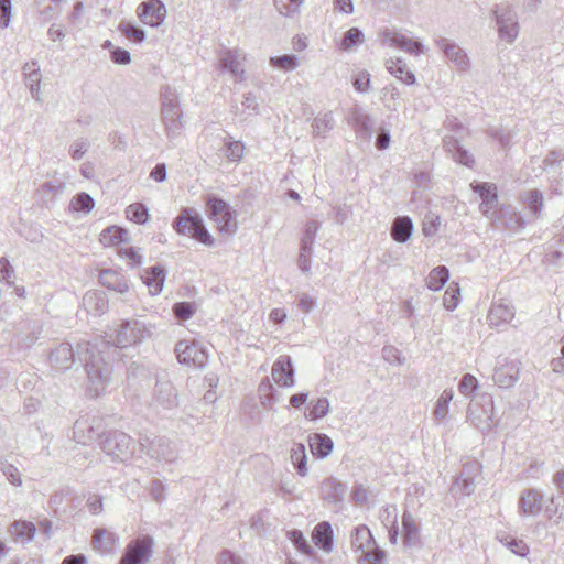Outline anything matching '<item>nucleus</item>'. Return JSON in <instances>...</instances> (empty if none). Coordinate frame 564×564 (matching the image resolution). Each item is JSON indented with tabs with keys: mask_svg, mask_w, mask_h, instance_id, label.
I'll return each instance as SVG.
<instances>
[{
	"mask_svg": "<svg viewBox=\"0 0 564 564\" xmlns=\"http://www.w3.org/2000/svg\"><path fill=\"white\" fill-rule=\"evenodd\" d=\"M76 355L85 367L88 378V391L94 397L100 395L110 382L111 370L96 345L91 343L78 344L75 352L69 343H61L51 350L48 360L52 368L65 371L74 365Z\"/></svg>",
	"mask_w": 564,
	"mask_h": 564,
	"instance_id": "1",
	"label": "nucleus"
},
{
	"mask_svg": "<svg viewBox=\"0 0 564 564\" xmlns=\"http://www.w3.org/2000/svg\"><path fill=\"white\" fill-rule=\"evenodd\" d=\"M161 113L167 138L175 139L183 129V112L176 93L169 86L161 93Z\"/></svg>",
	"mask_w": 564,
	"mask_h": 564,
	"instance_id": "2",
	"label": "nucleus"
},
{
	"mask_svg": "<svg viewBox=\"0 0 564 564\" xmlns=\"http://www.w3.org/2000/svg\"><path fill=\"white\" fill-rule=\"evenodd\" d=\"M173 228L180 235H188L205 246H213L214 238L208 232L202 217L193 208L183 209L173 221Z\"/></svg>",
	"mask_w": 564,
	"mask_h": 564,
	"instance_id": "3",
	"label": "nucleus"
},
{
	"mask_svg": "<svg viewBox=\"0 0 564 564\" xmlns=\"http://www.w3.org/2000/svg\"><path fill=\"white\" fill-rule=\"evenodd\" d=\"M100 447L102 452L113 460L126 462L133 456L134 442L121 431H110L101 436Z\"/></svg>",
	"mask_w": 564,
	"mask_h": 564,
	"instance_id": "4",
	"label": "nucleus"
},
{
	"mask_svg": "<svg viewBox=\"0 0 564 564\" xmlns=\"http://www.w3.org/2000/svg\"><path fill=\"white\" fill-rule=\"evenodd\" d=\"M115 333L113 343L121 348L135 346L152 335L149 326L134 318L122 321Z\"/></svg>",
	"mask_w": 564,
	"mask_h": 564,
	"instance_id": "5",
	"label": "nucleus"
},
{
	"mask_svg": "<svg viewBox=\"0 0 564 564\" xmlns=\"http://www.w3.org/2000/svg\"><path fill=\"white\" fill-rule=\"evenodd\" d=\"M494 400L491 395L482 394L473 400L467 412V421L481 433H489L494 427Z\"/></svg>",
	"mask_w": 564,
	"mask_h": 564,
	"instance_id": "6",
	"label": "nucleus"
},
{
	"mask_svg": "<svg viewBox=\"0 0 564 564\" xmlns=\"http://www.w3.org/2000/svg\"><path fill=\"white\" fill-rule=\"evenodd\" d=\"M208 216L217 225L220 232L232 235L237 230L236 212L229 204L216 196L207 198Z\"/></svg>",
	"mask_w": 564,
	"mask_h": 564,
	"instance_id": "7",
	"label": "nucleus"
},
{
	"mask_svg": "<svg viewBox=\"0 0 564 564\" xmlns=\"http://www.w3.org/2000/svg\"><path fill=\"white\" fill-rule=\"evenodd\" d=\"M141 449L152 459L172 463L177 458L175 444L165 436L150 438L144 435L139 440Z\"/></svg>",
	"mask_w": 564,
	"mask_h": 564,
	"instance_id": "8",
	"label": "nucleus"
},
{
	"mask_svg": "<svg viewBox=\"0 0 564 564\" xmlns=\"http://www.w3.org/2000/svg\"><path fill=\"white\" fill-rule=\"evenodd\" d=\"M177 361L182 365L204 368L208 362V352L195 340H180L174 348Z\"/></svg>",
	"mask_w": 564,
	"mask_h": 564,
	"instance_id": "9",
	"label": "nucleus"
},
{
	"mask_svg": "<svg viewBox=\"0 0 564 564\" xmlns=\"http://www.w3.org/2000/svg\"><path fill=\"white\" fill-rule=\"evenodd\" d=\"M154 540L150 535L134 539L127 545L119 564H145L152 556Z\"/></svg>",
	"mask_w": 564,
	"mask_h": 564,
	"instance_id": "10",
	"label": "nucleus"
},
{
	"mask_svg": "<svg viewBox=\"0 0 564 564\" xmlns=\"http://www.w3.org/2000/svg\"><path fill=\"white\" fill-rule=\"evenodd\" d=\"M499 35L508 43H512L519 33L517 14L509 6H497L494 10Z\"/></svg>",
	"mask_w": 564,
	"mask_h": 564,
	"instance_id": "11",
	"label": "nucleus"
},
{
	"mask_svg": "<svg viewBox=\"0 0 564 564\" xmlns=\"http://www.w3.org/2000/svg\"><path fill=\"white\" fill-rule=\"evenodd\" d=\"M152 405L159 411L172 410L178 405L177 391L170 380L158 379L153 389Z\"/></svg>",
	"mask_w": 564,
	"mask_h": 564,
	"instance_id": "12",
	"label": "nucleus"
},
{
	"mask_svg": "<svg viewBox=\"0 0 564 564\" xmlns=\"http://www.w3.org/2000/svg\"><path fill=\"white\" fill-rule=\"evenodd\" d=\"M99 429L100 419L94 417L93 420H89V417H80L73 426V438L77 443L86 445L95 441L97 437L102 436Z\"/></svg>",
	"mask_w": 564,
	"mask_h": 564,
	"instance_id": "13",
	"label": "nucleus"
},
{
	"mask_svg": "<svg viewBox=\"0 0 564 564\" xmlns=\"http://www.w3.org/2000/svg\"><path fill=\"white\" fill-rule=\"evenodd\" d=\"M516 315L514 306L506 301L494 302L487 314V322L490 327H502L510 324Z\"/></svg>",
	"mask_w": 564,
	"mask_h": 564,
	"instance_id": "14",
	"label": "nucleus"
},
{
	"mask_svg": "<svg viewBox=\"0 0 564 564\" xmlns=\"http://www.w3.org/2000/svg\"><path fill=\"white\" fill-rule=\"evenodd\" d=\"M382 40L389 43L391 46H397L400 50L414 55L420 56L424 53V45L414 39L408 37L406 35L386 29L382 32Z\"/></svg>",
	"mask_w": 564,
	"mask_h": 564,
	"instance_id": "15",
	"label": "nucleus"
},
{
	"mask_svg": "<svg viewBox=\"0 0 564 564\" xmlns=\"http://www.w3.org/2000/svg\"><path fill=\"white\" fill-rule=\"evenodd\" d=\"M140 20L150 26H159L166 17V8L160 0H149L138 7Z\"/></svg>",
	"mask_w": 564,
	"mask_h": 564,
	"instance_id": "16",
	"label": "nucleus"
},
{
	"mask_svg": "<svg viewBox=\"0 0 564 564\" xmlns=\"http://www.w3.org/2000/svg\"><path fill=\"white\" fill-rule=\"evenodd\" d=\"M294 373L295 369L290 356H280L272 365V379L281 387H293L295 384Z\"/></svg>",
	"mask_w": 564,
	"mask_h": 564,
	"instance_id": "17",
	"label": "nucleus"
},
{
	"mask_svg": "<svg viewBox=\"0 0 564 564\" xmlns=\"http://www.w3.org/2000/svg\"><path fill=\"white\" fill-rule=\"evenodd\" d=\"M402 538L406 547H417L421 545V521L411 512L404 511L402 516Z\"/></svg>",
	"mask_w": 564,
	"mask_h": 564,
	"instance_id": "18",
	"label": "nucleus"
},
{
	"mask_svg": "<svg viewBox=\"0 0 564 564\" xmlns=\"http://www.w3.org/2000/svg\"><path fill=\"white\" fill-rule=\"evenodd\" d=\"M436 46L444 52L446 57L455 64L459 70H467L469 67V58L465 51L456 43L448 41L445 37L436 40Z\"/></svg>",
	"mask_w": 564,
	"mask_h": 564,
	"instance_id": "19",
	"label": "nucleus"
},
{
	"mask_svg": "<svg viewBox=\"0 0 564 564\" xmlns=\"http://www.w3.org/2000/svg\"><path fill=\"white\" fill-rule=\"evenodd\" d=\"M243 54L239 50H225L219 56V67L228 70L234 77L241 79L245 73L242 68Z\"/></svg>",
	"mask_w": 564,
	"mask_h": 564,
	"instance_id": "20",
	"label": "nucleus"
},
{
	"mask_svg": "<svg viewBox=\"0 0 564 564\" xmlns=\"http://www.w3.org/2000/svg\"><path fill=\"white\" fill-rule=\"evenodd\" d=\"M471 188L474 192L478 193L481 198V204L479 205L480 212L489 216V213L495 208L498 200L496 185L492 183H474L471 184Z\"/></svg>",
	"mask_w": 564,
	"mask_h": 564,
	"instance_id": "21",
	"label": "nucleus"
},
{
	"mask_svg": "<svg viewBox=\"0 0 564 564\" xmlns=\"http://www.w3.org/2000/svg\"><path fill=\"white\" fill-rule=\"evenodd\" d=\"M543 506V496L536 489L524 490L519 500V512L524 516H538Z\"/></svg>",
	"mask_w": 564,
	"mask_h": 564,
	"instance_id": "22",
	"label": "nucleus"
},
{
	"mask_svg": "<svg viewBox=\"0 0 564 564\" xmlns=\"http://www.w3.org/2000/svg\"><path fill=\"white\" fill-rule=\"evenodd\" d=\"M443 148L455 162L469 167L473 165L474 156L460 145L458 139L454 135L443 138Z\"/></svg>",
	"mask_w": 564,
	"mask_h": 564,
	"instance_id": "23",
	"label": "nucleus"
},
{
	"mask_svg": "<svg viewBox=\"0 0 564 564\" xmlns=\"http://www.w3.org/2000/svg\"><path fill=\"white\" fill-rule=\"evenodd\" d=\"M519 379V367L517 362H505L498 366L494 373V381L500 388H511Z\"/></svg>",
	"mask_w": 564,
	"mask_h": 564,
	"instance_id": "24",
	"label": "nucleus"
},
{
	"mask_svg": "<svg viewBox=\"0 0 564 564\" xmlns=\"http://www.w3.org/2000/svg\"><path fill=\"white\" fill-rule=\"evenodd\" d=\"M165 278L166 271L160 264L145 269L141 275L143 283L148 286L151 295H158L161 293Z\"/></svg>",
	"mask_w": 564,
	"mask_h": 564,
	"instance_id": "25",
	"label": "nucleus"
},
{
	"mask_svg": "<svg viewBox=\"0 0 564 564\" xmlns=\"http://www.w3.org/2000/svg\"><path fill=\"white\" fill-rule=\"evenodd\" d=\"M387 70L403 84L411 86L416 83L415 75L408 68L405 61L401 57L386 59Z\"/></svg>",
	"mask_w": 564,
	"mask_h": 564,
	"instance_id": "26",
	"label": "nucleus"
},
{
	"mask_svg": "<svg viewBox=\"0 0 564 564\" xmlns=\"http://www.w3.org/2000/svg\"><path fill=\"white\" fill-rule=\"evenodd\" d=\"M313 542L325 552H330L334 545V532L329 522H319L312 533Z\"/></svg>",
	"mask_w": 564,
	"mask_h": 564,
	"instance_id": "27",
	"label": "nucleus"
},
{
	"mask_svg": "<svg viewBox=\"0 0 564 564\" xmlns=\"http://www.w3.org/2000/svg\"><path fill=\"white\" fill-rule=\"evenodd\" d=\"M414 225L409 216H398L391 226V237L399 243L406 242L413 235Z\"/></svg>",
	"mask_w": 564,
	"mask_h": 564,
	"instance_id": "28",
	"label": "nucleus"
},
{
	"mask_svg": "<svg viewBox=\"0 0 564 564\" xmlns=\"http://www.w3.org/2000/svg\"><path fill=\"white\" fill-rule=\"evenodd\" d=\"M8 532L14 541L30 543L35 536L36 528L35 524L30 521L15 520L10 524Z\"/></svg>",
	"mask_w": 564,
	"mask_h": 564,
	"instance_id": "29",
	"label": "nucleus"
},
{
	"mask_svg": "<svg viewBox=\"0 0 564 564\" xmlns=\"http://www.w3.org/2000/svg\"><path fill=\"white\" fill-rule=\"evenodd\" d=\"M308 445L312 454L318 458L327 457L334 447L332 438L323 433H314L310 435Z\"/></svg>",
	"mask_w": 564,
	"mask_h": 564,
	"instance_id": "30",
	"label": "nucleus"
},
{
	"mask_svg": "<svg viewBox=\"0 0 564 564\" xmlns=\"http://www.w3.org/2000/svg\"><path fill=\"white\" fill-rule=\"evenodd\" d=\"M99 282L109 290H113L118 293H124L129 289L124 276L113 270H104L100 272Z\"/></svg>",
	"mask_w": 564,
	"mask_h": 564,
	"instance_id": "31",
	"label": "nucleus"
},
{
	"mask_svg": "<svg viewBox=\"0 0 564 564\" xmlns=\"http://www.w3.org/2000/svg\"><path fill=\"white\" fill-rule=\"evenodd\" d=\"M25 85L29 87L32 97L40 101L41 73L36 62L26 63L23 66Z\"/></svg>",
	"mask_w": 564,
	"mask_h": 564,
	"instance_id": "32",
	"label": "nucleus"
},
{
	"mask_svg": "<svg viewBox=\"0 0 564 564\" xmlns=\"http://www.w3.org/2000/svg\"><path fill=\"white\" fill-rule=\"evenodd\" d=\"M375 542L371 531L365 524L356 527L351 532V547L356 552L368 550Z\"/></svg>",
	"mask_w": 564,
	"mask_h": 564,
	"instance_id": "33",
	"label": "nucleus"
},
{
	"mask_svg": "<svg viewBox=\"0 0 564 564\" xmlns=\"http://www.w3.org/2000/svg\"><path fill=\"white\" fill-rule=\"evenodd\" d=\"M479 466L476 462L465 464L456 485L464 495L469 496L475 489V481L471 474L478 473Z\"/></svg>",
	"mask_w": 564,
	"mask_h": 564,
	"instance_id": "34",
	"label": "nucleus"
},
{
	"mask_svg": "<svg viewBox=\"0 0 564 564\" xmlns=\"http://www.w3.org/2000/svg\"><path fill=\"white\" fill-rule=\"evenodd\" d=\"M521 202L528 207L533 217L539 218L544 207V196L541 191L534 188L521 194Z\"/></svg>",
	"mask_w": 564,
	"mask_h": 564,
	"instance_id": "35",
	"label": "nucleus"
},
{
	"mask_svg": "<svg viewBox=\"0 0 564 564\" xmlns=\"http://www.w3.org/2000/svg\"><path fill=\"white\" fill-rule=\"evenodd\" d=\"M498 220L502 223L503 227L511 231H519L525 227L523 216L511 209H500Z\"/></svg>",
	"mask_w": 564,
	"mask_h": 564,
	"instance_id": "36",
	"label": "nucleus"
},
{
	"mask_svg": "<svg viewBox=\"0 0 564 564\" xmlns=\"http://www.w3.org/2000/svg\"><path fill=\"white\" fill-rule=\"evenodd\" d=\"M345 485L334 477L326 478L322 484L324 499L336 502L341 500L345 495Z\"/></svg>",
	"mask_w": 564,
	"mask_h": 564,
	"instance_id": "37",
	"label": "nucleus"
},
{
	"mask_svg": "<svg viewBox=\"0 0 564 564\" xmlns=\"http://www.w3.org/2000/svg\"><path fill=\"white\" fill-rule=\"evenodd\" d=\"M335 127V119L332 111H326L314 118L312 122V134L314 137H326Z\"/></svg>",
	"mask_w": 564,
	"mask_h": 564,
	"instance_id": "38",
	"label": "nucleus"
},
{
	"mask_svg": "<svg viewBox=\"0 0 564 564\" xmlns=\"http://www.w3.org/2000/svg\"><path fill=\"white\" fill-rule=\"evenodd\" d=\"M129 240V234L126 229L118 226H110L100 234V242L105 247L119 245Z\"/></svg>",
	"mask_w": 564,
	"mask_h": 564,
	"instance_id": "39",
	"label": "nucleus"
},
{
	"mask_svg": "<svg viewBox=\"0 0 564 564\" xmlns=\"http://www.w3.org/2000/svg\"><path fill=\"white\" fill-rule=\"evenodd\" d=\"M116 535L106 529L97 528L93 533V546L100 552H110L113 549Z\"/></svg>",
	"mask_w": 564,
	"mask_h": 564,
	"instance_id": "40",
	"label": "nucleus"
},
{
	"mask_svg": "<svg viewBox=\"0 0 564 564\" xmlns=\"http://www.w3.org/2000/svg\"><path fill=\"white\" fill-rule=\"evenodd\" d=\"M291 462L297 474L302 477L307 474V455L305 446L302 443H294L291 448Z\"/></svg>",
	"mask_w": 564,
	"mask_h": 564,
	"instance_id": "41",
	"label": "nucleus"
},
{
	"mask_svg": "<svg viewBox=\"0 0 564 564\" xmlns=\"http://www.w3.org/2000/svg\"><path fill=\"white\" fill-rule=\"evenodd\" d=\"M453 398L454 392L452 389L444 390L438 397L433 411V416L437 423H442L447 417L449 403Z\"/></svg>",
	"mask_w": 564,
	"mask_h": 564,
	"instance_id": "42",
	"label": "nucleus"
},
{
	"mask_svg": "<svg viewBox=\"0 0 564 564\" xmlns=\"http://www.w3.org/2000/svg\"><path fill=\"white\" fill-rule=\"evenodd\" d=\"M448 279V269L443 265L436 267L430 272L426 279V286L432 291H438L444 286Z\"/></svg>",
	"mask_w": 564,
	"mask_h": 564,
	"instance_id": "43",
	"label": "nucleus"
},
{
	"mask_svg": "<svg viewBox=\"0 0 564 564\" xmlns=\"http://www.w3.org/2000/svg\"><path fill=\"white\" fill-rule=\"evenodd\" d=\"M278 12L286 18H295L300 14L303 0H273Z\"/></svg>",
	"mask_w": 564,
	"mask_h": 564,
	"instance_id": "44",
	"label": "nucleus"
},
{
	"mask_svg": "<svg viewBox=\"0 0 564 564\" xmlns=\"http://www.w3.org/2000/svg\"><path fill=\"white\" fill-rule=\"evenodd\" d=\"M319 228L321 224L315 219H311L305 224L303 236L301 238V247L304 248V250H313L315 237Z\"/></svg>",
	"mask_w": 564,
	"mask_h": 564,
	"instance_id": "45",
	"label": "nucleus"
},
{
	"mask_svg": "<svg viewBox=\"0 0 564 564\" xmlns=\"http://www.w3.org/2000/svg\"><path fill=\"white\" fill-rule=\"evenodd\" d=\"M329 412V401L327 398H318L315 401H311V408L306 417L311 421H316L326 416Z\"/></svg>",
	"mask_w": 564,
	"mask_h": 564,
	"instance_id": "46",
	"label": "nucleus"
},
{
	"mask_svg": "<svg viewBox=\"0 0 564 564\" xmlns=\"http://www.w3.org/2000/svg\"><path fill=\"white\" fill-rule=\"evenodd\" d=\"M286 535L300 552H302L305 555L314 554V549L304 538L303 533L300 530L293 529L291 531H288Z\"/></svg>",
	"mask_w": 564,
	"mask_h": 564,
	"instance_id": "47",
	"label": "nucleus"
},
{
	"mask_svg": "<svg viewBox=\"0 0 564 564\" xmlns=\"http://www.w3.org/2000/svg\"><path fill=\"white\" fill-rule=\"evenodd\" d=\"M127 218L135 224H145L149 220V210L145 205L134 203L126 209Z\"/></svg>",
	"mask_w": 564,
	"mask_h": 564,
	"instance_id": "48",
	"label": "nucleus"
},
{
	"mask_svg": "<svg viewBox=\"0 0 564 564\" xmlns=\"http://www.w3.org/2000/svg\"><path fill=\"white\" fill-rule=\"evenodd\" d=\"M364 33L358 28L349 29L345 34L339 44V48L344 51H348L351 47L361 44L364 42Z\"/></svg>",
	"mask_w": 564,
	"mask_h": 564,
	"instance_id": "49",
	"label": "nucleus"
},
{
	"mask_svg": "<svg viewBox=\"0 0 564 564\" xmlns=\"http://www.w3.org/2000/svg\"><path fill=\"white\" fill-rule=\"evenodd\" d=\"M384 552L375 542L368 550L361 551L360 562L362 564H384Z\"/></svg>",
	"mask_w": 564,
	"mask_h": 564,
	"instance_id": "50",
	"label": "nucleus"
},
{
	"mask_svg": "<svg viewBox=\"0 0 564 564\" xmlns=\"http://www.w3.org/2000/svg\"><path fill=\"white\" fill-rule=\"evenodd\" d=\"M237 112L241 116H245L243 119H247L250 116H254L259 113V104L257 101V97L252 93H248L243 96V101L241 102V109L237 108Z\"/></svg>",
	"mask_w": 564,
	"mask_h": 564,
	"instance_id": "51",
	"label": "nucleus"
},
{
	"mask_svg": "<svg viewBox=\"0 0 564 564\" xmlns=\"http://www.w3.org/2000/svg\"><path fill=\"white\" fill-rule=\"evenodd\" d=\"M119 31L122 32L127 39L135 43H141L145 39L144 31L130 22L120 23Z\"/></svg>",
	"mask_w": 564,
	"mask_h": 564,
	"instance_id": "52",
	"label": "nucleus"
},
{
	"mask_svg": "<svg viewBox=\"0 0 564 564\" xmlns=\"http://www.w3.org/2000/svg\"><path fill=\"white\" fill-rule=\"evenodd\" d=\"M94 206L95 202L87 193L77 194L70 202V207L76 212L88 213Z\"/></svg>",
	"mask_w": 564,
	"mask_h": 564,
	"instance_id": "53",
	"label": "nucleus"
},
{
	"mask_svg": "<svg viewBox=\"0 0 564 564\" xmlns=\"http://www.w3.org/2000/svg\"><path fill=\"white\" fill-rule=\"evenodd\" d=\"M441 225V218L438 215L429 212L423 220L422 232L425 237H433L437 234Z\"/></svg>",
	"mask_w": 564,
	"mask_h": 564,
	"instance_id": "54",
	"label": "nucleus"
},
{
	"mask_svg": "<svg viewBox=\"0 0 564 564\" xmlns=\"http://www.w3.org/2000/svg\"><path fill=\"white\" fill-rule=\"evenodd\" d=\"M245 145L240 141L229 138L225 142V155L230 161H239L243 156Z\"/></svg>",
	"mask_w": 564,
	"mask_h": 564,
	"instance_id": "55",
	"label": "nucleus"
},
{
	"mask_svg": "<svg viewBox=\"0 0 564 564\" xmlns=\"http://www.w3.org/2000/svg\"><path fill=\"white\" fill-rule=\"evenodd\" d=\"M270 63L275 68L293 70L297 66V57L292 54L274 56L270 58Z\"/></svg>",
	"mask_w": 564,
	"mask_h": 564,
	"instance_id": "56",
	"label": "nucleus"
},
{
	"mask_svg": "<svg viewBox=\"0 0 564 564\" xmlns=\"http://www.w3.org/2000/svg\"><path fill=\"white\" fill-rule=\"evenodd\" d=\"M0 470L12 485L20 486L22 484L19 469L3 458H0Z\"/></svg>",
	"mask_w": 564,
	"mask_h": 564,
	"instance_id": "57",
	"label": "nucleus"
},
{
	"mask_svg": "<svg viewBox=\"0 0 564 564\" xmlns=\"http://www.w3.org/2000/svg\"><path fill=\"white\" fill-rule=\"evenodd\" d=\"M119 254L121 258L127 259L128 264L131 267H139L143 262V257L140 253V249L135 247L121 248L119 250Z\"/></svg>",
	"mask_w": 564,
	"mask_h": 564,
	"instance_id": "58",
	"label": "nucleus"
},
{
	"mask_svg": "<svg viewBox=\"0 0 564 564\" xmlns=\"http://www.w3.org/2000/svg\"><path fill=\"white\" fill-rule=\"evenodd\" d=\"M382 100L387 108L391 110H397L395 101L400 99V90L397 86L390 85L382 89Z\"/></svg>",
	"mask_w": 564,
	"mask_h": 564,
	"instance_id": "59",
	"label": "nucleus"
},
{
	"mask_svg": "<svg viewBox=\"0 0 564 564\" xmlns=\"http://www.w3.org/2000/svg\"><path fill=\"white\" fill-rule=\"evenodd\" d=\"M196 311L195 304L191 302H178L173 306V313L178 319H189Z\"/></svg>",
	"mask_w": 564,
	"mask_h": 564,
	"instance_id": "60",
	"label": "nucleus"
},
{
	"mask_svg": "<svg viewBox=\"0 0 564 564\" xmlns=\"http://www.w3.org/2000/svg\"><path fill=\"white\" fill-rule=\"evenodd\" d=\"M501 542L514 554L519 556H525L529 552L528 545L522 540H517L514 538L506 536L503 540L500 539Z\"/></svg>",
	"mask_w": 564,
	"mask_h": 564,
	"instance_id": "61",
	"label": "nucleus"
},
{
	"mask_svg": "<svg viewBox=\"0 0 564 564\" xmlns=\"http://www.w3.org/2000/svg\"><path fill=\"white\" fill-rule=\"evenodd\" d=\"M478 388V381L477 379L470 375L466 373L463 376L462 380L458 384V391L462 394L469 395L471 392H474Z\"/></svg>",
	"mask_w": 564,
	"mask_h": 564,
	"instance_id": "62",
	"label": "nucleus"
},
{
	"mask_svg": "<svg viewBox=\"0 0 564 564\" xmlns=\"http://www.w3.org/2000/svg\"><path fill=\"white\" fill-rule=\"evenodd\" d=\"M88 150V143L84 139L74 141L69 147V154L73 160H80Z\"/></svg>",
	"mask_w": 564,
	"mask_h": 564,
	"instance_id": "63",
	"label": "nucleus"
},
{
	"mask_svg": "<svg viewBox=\"0 0 564 564\" xmlns=\"http://www.w3.org/2000/svg\"><path fill=\"white\" fill-rule=\"evenodd\" d=\"M217 564H245V562L236 553L229 550H224L218 555Z\"/></svg>",
	"mask_w": 564,
	"mask_h": 564,
	"instance_id": "64",
	"label": "nucleus"
}]
</instances>
